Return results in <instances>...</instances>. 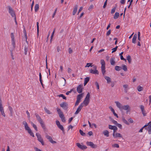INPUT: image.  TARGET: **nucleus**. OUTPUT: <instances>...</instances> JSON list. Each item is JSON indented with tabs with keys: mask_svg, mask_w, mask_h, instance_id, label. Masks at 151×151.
<instances>
[{
	"mask_svg": "<svg viewBox=\"0 0 151 151\" xmlns=\"http://www.w3.org/2000/svg\"><path fill=\"white\" fill-rule=\"evenodd\" d=\"M57 96H59V97H62L64 99L66 100L67 99L66 97L63 94H59Z\"/></svg>",
	"mask_w": 151,
	"mask_h": 151,
	"instance_id": "obj_36",
	"label": "nucleus"
},
{
	"mask_svg": "<svg viewBox=\"0 0 151 151\" xmlns=\"http://www.w3.org/2000/svg\"><path fill=\"white\" fill-rule=\"evenodd\" d=\"M122 67L124 71H126L127 70V67L126 65L123 64L122 65Z\"/></svg>",
	"mask_w": 151,
	"mask_h": 151,
	"instance_id": "obj_35",
	"label": "nucleus"
},
{
	"mask_svg": "<svg viewBox=\"0 0 151 151\" xmlns=\"http://www.w3.org/2000/svg\"><path fill=\"white\" fill-rule=\"evenodd\" d=\"M78 8V6L76 5L75 6L74 8L73 9V15H74L76 14Z\"/></svg>",
	"mask_w": 151,
	"mask_h": 151,
	"instance_id": "obj_25",
	"label": "nucleus"
},
{
	"mask_svg": "<svg viewBox=\"0 0 151 151\" xmlns=\"http://www.w3.org/2000/svg\"><path fill=\"white\" fill-rule=\"evenodd\" d=\"M0 111L1 115L4 117L5 116V114L4 112V108L2 106V101L0 98Z\"/></svg>",
	"mask_w": 151,
	"mask_h": 151,
	"instance_id": "obj_8",
	"label": "nucleus"
},
{
	"mask_svg": "<svg viewBox=\"0 0 151 151\" xmlns=\"http://www.w3.org/2000/svg\"><path fill=\"white\" fill-rule=\"evenodd\" d=\"M89 78L88 77H87L85 78L84 79V85L85 86L87 83H88V82L89 81Z\"/></svg>",
	"mask_w": 151,
	"mask_h": 151,
	"instance_id": "obj_29",
	"label": "nucleus"
},
{
	"mask_svg": "<svg viewBox=\"0 0 151 151\" xmlns=\"http://www.w3.org/2000/svg\"><path fill=\"white\" fill-rule=\"evenodd\" d=\"M76 145L78 148L82 150L86 149L87 148V147L85 145H81L79 143H77Z\"/></svg>",
	"mask_w": 151,
	"mask_h": 151,
	"instance_id": "obj_17",
	"label": "nucleus"
},
{
	"mask_svg": "<svg viewBox=\"0 0 151 151\" xmlns=\"http://www.w3.org/2000/svg\"><path fill=\"white\" fill-rule=\"evenodd\" d=\"M107 0H106L105 1L104 3V6H103V7L104 8H105L106 7V4H107Z\"/></svg>",
	"mask_w": 151,
	"mask_h": 151,
	"instance_id": "obj_61",
	"label": "nucleus"
},
{
	"mask_svg": "<svg viewBox=\"0 0 151 151\" xmlns=\"http://www.w3.org/2000/svg\"><path fill=\"white\" fill-rule=\"evenodd\" d=\"M116 125L120 129H122V126L121 124L118 123Z\"/></svg>",
	"mask_w": 151,
	"mask_h": 151,
	"instance_id": "obj_55",
	"label": "nucleus"
},
{
	"mask_svg": "<svg viewBox=\"0 0 151 151\" xmlns=\"http://www.w3.org/2000/svg\"><path fill=\"white\" fill-rule=\"evenodd\" d=\"M123 87L125 89V90H127L128 88V85L127 84H124L123 85Z\"/></svg>",
	"mask_w": 151,
	"mask_h": 151,
	"instance_id": "obj_49",
	"label": "nucleus"
},
{
	"mask_svg": "<svg viewBox=\"0 0 151 151\" xmlns=\"http://www.w3.org/2000/svg\"><path fill=\"white\" fill-rule=\"evenodd\" d=\"M60 106L64 109H66L67 108L68 104L66 102H63L60 104Z\"/></svg>",
	"mask_w": 151,
	"mask_h": 151,
	"instance_id": "obj_16",
	"label": "nucleus"
},
{
	"mask_svg": "<svg viewBox=\"0 0 151 151\" xmlns=\"http://www.w3.org/2000/svg\"><path fill=\"white\" fill-rule=\"evenodd\" d=\"M73 89H71L70 90V91H67L66 93V95H68L69 94V93H70L73 91Z\"/></svg>",
	"mask_w": 151,
	"mask_h": 151,
	"instance_id": "obj_59",
	"label": "nucleus"
},
{
	"mask_svg": "<svg viewBox=\"0 0 151 151\" xmlns=\"http://www.w3.org/2000/svg\"><path fill=\"white\" fill-rule=\"evenodd\" d=\"M137 89L138 91H139L140 92L142 91L143 90V88L140 86H138L137 87Z\"/></svg>",
	"mask_w": 151,
	"mask_h": 151,
	"instance_id": "obj_43",
	"label": "nucleus"
},
{
	"mask_svg": "<svg viewBox=\"0 0 151 151\" xmlns=\"http://www.w3.org/2000/svg\"><path fill=\"white\" fill-rule=\"evenodd\" d=\"M39 9V5L38 4H36L35 6V12H37L38 10Z\"/></svg>",
	"mask_w": 151,
	"mask_h": 151,
	"instance_id": "obj_34",
	"label": "nucleus"
},
{
	"mask_svg": "<svg viewBox=\"0 0 151 151\" xmlns=\"http://www.w3.org/2000/svg\"><path fill=\"white\" fill-rule=\"evenodd\" d=\"M37 35H38L39 32V23L38 22H37Z\"/></svg>",
	"mask_w": 151,
	"mask_h": 151,
	"instance_id": "obj_44",
	"label": "nucleus"
},
{
	"mask_svg": "<svg viewBox=\"0 0 151 151\" xmlns=\"http://www.w3.org/2000/svg\"><path fill=\"white\" fill-rule=\"evenodd\" d=\"M82 85H78L77 88V91L79 93H81L82 92Z\"/></svg>",
	"mask_w": 151,
	"mask_h": 151,
	"instance_id": "obj_18",
	"label": "nucleus"
},
{
	"mask_svg": "<svg viewBox=\"0 0 151 151\" xmlns=\"http://www.w3.org/2000/svg\"><path fill=\"white\" fill-rule=\"evenodd\" d=\"M57 112H58L59 116L61 118L62 122H65V119L63 112L59 109L58 108Z\"/></svg>",
	"mask_w": 151,
	"mask_h": 151,
	"instance_id": "obj_5",
	"label": "nucleus"
},
{
	"mask_svg": "<svg viewBox=\"0 0 151 151\" xmlns=\"http://www.w3.org/2000/svg\"><path fill=\"white\" fill-rule=\"evenodd\" d=\"M125 0H121L120 2L122 4H124L125 3Z\"/></svg>",
	"mask_w": 151,
	"mask_h": 151,
	"instance_id": "obj_63",
	"label": "nucleus"
},
{
	"mask_svg": "<svg viewBox=\"0 0 151 151\" xmlns=\"http://www.w3.org/2000/svg\"><path fill=\"white\" fill-rule=\"evenodd\" d=\"M44 109L45 111L48 114H51V113L50 112V111L47 109L46 107H45Z\"/></svg>",
	"mask_w": 151,
	"mask_h": 151,
	"instance_id": "obj_45",
	"label": "nucleus"
},
{
	"mask_svg": "<svg viewBox=\"0 0 151 151\" xmlns=\"http://www.w3.org/2000/svg\"><path fill=\"white\" fill-rule=\"evenodd\" d=\"M127 59L129 63H131L132 61V59L130 55H128L127 56Z\"/></svg>",
	"mask_w": 151,
	"mask_h": 151,
	"instance_id": "obj_32",
	"label": "nucleus"
},
{
	"mask_svg": "<svg viewBox=\"0 0 151 151\" xmlns=\"http://www.w3.org/2000/svg\"><path fill=\"white\" fill-rule=\"evenodd\" d=\"M31 125H32L33 127L35 129L36 131H37V129L36 126L32 122H31Z\"/></svg>",
	"mask_w": 151,
	"mask_h": 151,
	"instance_id": "obj_38",
	"label": "nucleus"
},
{
	"mask_svg": "<svg viewBox=\"0 0 151 151\" xmlns=\"http://www.w3.org/2000/svg\"><path fill=\"white\" fill-rule=\"evenodd\" d=\"M111 30L110 29H109L106 33V35L107 36H108L111 33Z\"/></svg>",
	"mask_w": 151,
	"mask_h": 151,
	"instance_id": "obj_56",
	"label": "nucleus"
},
{
	"mask_svg": "<svg viewBox=\"0 0 151 151\" xmlns=\"http://www.w3.org/2000/svg\"><path fill=\"white\" fill-rule=\"evenodd\" d=\"M103 134L106 137H108L109 136V132L107 130H105L103 132Z\"/></svg>",
	"mask_w": 151,
	"mask_h": 151,
	"instance_id": "obj_28",
	"label": "nucleus"
},
{
	"mask_svg": "<svg viewBox=\"0 0 151 151\" xmlns=\"http://www.w3.org/2000/svg\"><path fill=\"white\" fill-rule=\"evenodd\" d=\"M110 63L111 65H114L115 64V58L114 57H112L110 60Z\"/></svg>",
	"mask_w": 151,
	"mask_h": 151,
	"instance_id": "obj_24",
	"label": "nucleus"
},
{
	"mask_svg": "<svg viewBox=\"0 0 151 151\" xmlns=\"http://www.w3.org/2000/svg\"><path fill=\"white\" fill-rule=\"evenodd\" d=\"M86 144L88 146H90L92 148H95L97 147V145L94 144L93 142H87Z\"/></svg>",
	"mask_w": 151,
	"mask_h": 151,
	"instance_id": "obj_13",
	"label": "nucleus"
},
{
	"mask_svg": "<svg viewBox=\"0 0 151 151\" xmlns=\"http://www.w3.org/2000/svg\"><path fill=\"white\" fill-rule=\"evenodd\" d=\"M141 110L143 116H146V114L145 113V111L144 110V106L141 105L139 106Z\"/></svg>",
	"mask_w": 151,
	"mask_h": 151,
	"instance_id": "obj_19",
	"label": "nucleus"
},
{
	"mask_svg": "<svg viewBox=\"0 0 151 151\" xmlns=\"http://www.w3.org/2000/svg\"><path fill=\"white\" fill-rule=\"evenodd\" d=\"M113 137L114 138H116L117 137L122 138V136L121 134L119 133L116 132H113Z\"/></svg>",
	"mask_w": 151,
	"mask_h": 151,
	"instance_id": "obj_11",
	"label": "nucleus"
},
{
	"mask_svg": "<svg viewBox=\"0 0 151 151\" xmlns=\"http://www.w3.org/2000/svg\"><path fill=\"white\" fill-rule=\"evenodd\" d=\"M93 6L92 4L90 5V6H89V8H88V10H91V9H93Z\"/></svg>",
	"mask_w": 151,
	"mask_h": 151,
	"instance_id": "obj_60",
	"label": "nucleus"
},
{
	"mask_svg": "<svg viewBox=\"0 0 151 151\" xmlns=\"http://www.w3.org/2000/svg\"><path fill=\"white\" fill-rule=\"evenodd\" d=\"M137 35L135 34L133 37L132 39V42L133 43H136V40L137 38Z\"/></svg>",
	"mask_w": 151,
	"mask_h": 151,
	"instance_id": "obj_27",
	"label": "nucleus"
},
{
	"mask_svg": "<svg viewBox=\"0 0 151 151\" xmlns=\"http://www.w3.org/2000/svg\"><path fill=\"white\" fill-rule=\"evenodd\" d=\"M83 93H81L78 95L77 96V99L80 101L81 99L83 97Z\"/></svg>",
	"mask_w": 151,
	"mask_h": 151,
	"instance_id": "obj_30",
	"label": "nucleus"
},
{
	"mask_svg": "<svg viewBox=\"0 0 151 151\" xmlns=\"http://www.w3.org/2000/svg\"><path fill=\"white\" fill-rule=\"evenodd\" d=\"M26 113L27 115V117L29 119L30 118V114L28 112V111H26Z\"/></svg>",
	"mask_w": 151,
	"mask_h": 151,
	"instance_id": "obj_57",
	"label": "nucleus"
},
{
	"mask_svg": "<svg viewBox=\"0 0 151 151\" xmlns=\"http://www.w3.org/2000/svg\"><path fill=\"white\" fill-rule=\"evenodd\" d=\"M111 122L115 125H116L118 124L117 122L116 121L114 120L113 119L111 120Z\"/></svg>",
	"mask_w": 151,
	"mask_h": 151,
	"instance_id": "obj_50",
	"label": "nucleus"
},
{
	"mask_svg": "<svg viewBox=\"0 0 151 151\" xmlns=\"http://www.w3.org/2000/svg\"><path fill=\"white\" fill-rule=\"evenodd\" d=\"M109 128L110 129L113 130V132H116L117 129L116 127L114 126H112L111 125H109Z\"/></svg>",
	"mask_w": 151,
	"mask_h": 151,
	"instance_id": "obj_22",
	"label": "nucleus"
},
{
	"mask_svg": "<svg viewBox=\"0 0 151 151\" xmlns=\"http://www.w3.org/2000/svg\"><path fill=\"white\" fill-rule=\"evenodd\" d=\"M11 43L12 45L13 46V47L15 48V41L14 38V33H12L11 34Z\"/></svg>",
	"mask_w": 151,
	"mask_h": 151,
	"instance_id": "obj_6",
	"label": "nucleus"
},
{
	"mask_svg": "<svg viewBox=\"0 0 151 151\" xmlns=\"http://www.w3.org/2000/svg\"><path fill=\"white\" fill-rule=\"evenodd\" d=\"M112 147H114L119 148V145L118 144H115L112 145Z\"/></svg>",
	"mask_w": 151,
	"mask_h": 151,
	"instance_id": "obj_47",
	"label": "nucleus"
},
{
	"mask_svg": "<svg viewBox=\"0 0 151 151\" xmlns=\"http://www.w3.org/2000/svg\"><path fill=\"white\" fill-rule=\"evenodd\" d=\"M92 63H88L86 64V65L85 66V68L89 67H92Z\"/></svg>",
	"mask_w": 151,
	"mask_h": 151,
	"instance_id": "obj_42",
	"label": "nucleus"
},
{
	"mask_svg": "<svg viewBox=\"0 0 151 151\" xmlns=\"http://www.w3.org/2000/svg\"><path fill=\"white\" fill-rule=\"evenodd\" d=\"M94 68L95 69V70L91 69L90 70V73L93 74H98L99 72L98 70L96 69V66H95L94 67Z\"/></svg>",
	"mask_w": 151,
	"mask_h": 151,
	"instance_id": "obj_14",
	"label": "nucleus"
},
{
	"mask_svg": "<svg viewBox=\"0 0 151 151\" xmlns=\"http://www.w3.org/2000/svg\"><path fill=\"white\" fill-rule=\"evenodd\" d=\"M122 110L127 111L128 112L130 111V107L129 105L122 106L121 109V111Z\"/></svg>",
	"mask_w": 151,
	"mask_h": 151,
	"instance_id": "obj_12",
	"label": "nucleus"
},
{
	"mask_svg": "<svg viewBox=\"0 0 151 151\" xmlns=\"http://www.w3.org/2000/svg\"><path fill=\"white\" fill-rule=\"evenodd\" d=\"M36 135L37 136L38 140L41 142L42 145H44V143L43 141V139L41 137V135L37 133L36 134Z\"/></svg>",
	"mask_w": 151,
	"mask_h": 151,
	"instance_id": "obj_10",
	"label": "nucleus"
},
{
	"mask_svg": "<svg viewBox=\"0 0 151 151\" xmlns=\"http://www.w3.org/2000/svg\"><path fill=\"white\" fill-rule=\"evenodd\" d=\"M128 120L129 123H132L134 122L133 119L131 118H129L128 119Z\"/></svg>",
	"mask_w": 151,
	"mask_h": 151,
	"instance_id": "obj_53",
	"label": "nucleus"
},
{
	"mask_svg": "<svg viewBox=\"0 0 151 151\" xmlns=\"http://www.w3.org/2000/svg\"><path fill=\"white\" fill-rule=\"evenodd\" d=\"M100 63L101 65V72L103 75L104 76L106 72L105 70V62L104 60L101 59L100 60Z\"/></svg>",
	"mask_w": 151,
	"mask_h": 151,
	"instance_id": "obj_3",
	"label": "nucleus"
},
{
	"mask_svg": "<svg viewBox=\"0 0 151 151\" xmlns=\"http://www.w3.org/2000/svg\"><path fill=\"white\" fill-rule=\"evenodd\" d=\"M146 129L148 130V129H151V121L149 122V124L148 125V126L146 128H145Z\"/></svg>",
	"mask_w": 151,
	"mask_h": 151,
	"instance_id": "obj_41",
	"label": "nucleus"
},
{
	"mask_svg": "<svg viewBox=\"0 0 151 151\" xmlns=\"http://www.w3.org/2000/svg\"><path fill=\"white\" fill-rule=\"evenodd\" d=\"M9 109L10 112V116H13V110L12 108L10 106H9Z\"/></svg>",
	"mask_w": 151,
	"mask_h": 151,
	"instance_id": "obj_31",
	"label": "nucleus"
},
{
	"mask_svg": "<svg viewBox=\"0 0 151 151\" xmlns=\"http://www.w3.org/2000/svg\"><path fill=\"white\" fill-rule=\"evenodd\" d=\"M8 8L9 9V12L11 14L12 17H16L14 12L12 9V7L10 6H8Z\"/></svg>",
	"mask_w": 151,
	"mask_h": 151,
	"instance_id": "obj_7",
	"label": "nucleus"
},
{
	"mask_svg": "<svg viewBox=\"0 0 151 151\" xmlns=\"http://www.w3.org/2000/svg\"><path fill=\"white\" fill-rule=\"evenodd\" d=\"M24 54L25 55H27V52L28 51V49L26 47H25L24 48Z\"/></svg>",
	"mask_w": 151,
	"mask_h": 151,
	"instance_id": "obj_54",
	"label": "nucleus"
},
{
	"mask_svg": "<svg viewBox=\"0 0 151 151\" xmlns=\"http://www.w3.org/2000/svg\"><path fill=\"white\" fill-rule=\"evenodd\" d=\"M95 84L96 85V86L97 89L98 90H99V85L98 83L97 82H96L95 83Z\"/></svg>",
	"mask_w": 151,
	"mask_h": 151,
	"instance_id": "obj_58",
	"label": "nucleus"
},
{
	"mask_svg": "<svg viewBox=\"0 0 151 151\" xmlns=\"http://www.w3.org/2000/svg\"><path fill=\"white\" fill-rule=\"evenodd\" d=\"M23 33L25 37V38H26V39H27V33L26 30L25 29H24L23 30Z\"/></svg>",
	"mask_w": 151,
	"mask_h": 151,
	"instance_id": "obj_52",
	"label": "nucleus"
},
{
	"mask_svg": "<svg viewBox=\"0 0 151 151\" xmlns=\"http://www.w3.org/2000/svg\"><path fill=\"white\" fill-rule=\"evenodd\" d=\"M115 103L116 104L117 107L121 111L122 108V104L119 101H115Z\"/></svg>",
	"mask_w": 151,
	"mask_h": 151,
	"instance_id": "obj_20",
	"label": "nucleus"
},
{
	"mask_svg": "<svg viewBox=\"0 0 151 151\" xmlns=\"http://www.w3.org/2000/svg\"><path fill=\"white\" fill-rule=\"evenodd\" d=\"M117 48H118V46H116L115 47L112 48V51L111 52L112 53H113L116 52L117 50Z\"/></svg>",
	"mask_w": 151,
	"mask_h": 151,
	"instance_id": "obj_46",
	"label": "nucleus"
},
{
	"mask_svg": "<svg viewBox=\"0 0 151 151\" xmlns=\"http://www.w3.org/2000/svg\"><path fill=\"white\" fill-rule=\"evenodd\" d=\"M35 115L36 117L37 120L40 123L43 129H45V125L43 120L41 118L40 116L37 113H35Z\"/></svg>",
	"mask_w": 151,
	"mask_h": 151,
	"instance_id": "obj_4",
	"label": "nucleus"
},
{
	"mask_svg": "<svg viewBox=\"0 0 151 151\" xmlns=\"http://www.w3.org/2000/svg\"><path fill=\"white\" fill-rule=\"evenodd\" d=\"M122 121L125 124L127 125H129V123L128 121L124 118H123L122 119Z\"/></svg>",
	"mask_w": 151,
	"mask_h": 151,
	"instance_id": "obj_39",
	"label": "nucleus"
},
{
	"mask_svg": "<svg viewBox=\"0 0 151 151\" xmlns=\"http://www.w3.org/2000/svg\"><path fill=\"white\" fill-rule=\"evenodd\" d=\"M83 107L81 104L79 105L78 108H77L76 111L75 112V114H77L81 111Z\"/></svg>",
	"mask_w": 151,
	"mask_h": 151,
	"instance_id": "obj_23",
	"label": "nucleus"
},
{
	"mask_svg": "<svg viewBox=\"0 0 151 151\" xmlns=\"http://www.w3.org/2000/svg\"><path fill=\"white\" fill-rule=\"evenodd\" d=\"M79 132L81 134L82 136H84L85 135V133L83 132V131L81 129L79 130Z\"/></svg>",
	"mask_w": 151,
	"mask_h": 151,
	"instance_id": "obj_51",
	"label": "nucleus"
},
{
	"mask_svg": "<svg viewBox=\"0 0 151 151\" xmlns=\"http://www.w3.org/2000/svg\"><path fill=\"white\" fill-rule=\"evenodd\" d=\"M34 149L35 151H42L41 150L36 147H35Z\"/></svg>",
	"mask_w": 151,
	"mask_h": 151,
	"instance_id": "obj_64",
	"label": "nucleus"
},
{
	"mask_svg": "<svg viewBox=\"0 0 151 151\" xmlns=\"http://www.w3.org/2000/svg\"><path fill=\"white\" fill-rule=\"evenodd\" d=\"M46 138L49 140V141L52 144L56 143V142L55 141H53L52 138V137L48 135H46L45 136Z\"/></svg>",
	"mask_w": 151,
	"mask_h": 151,
	"instance_id": "obj_15",
	"label": "nucleus"
},
{
	"mask_svg": "<svg viewBox=\"0 0 151 151\" xmlns=\"http://www.w3.org/2000/svg\"><path fill=\"white\" fill-rule=\"evenodd\" d=\"M109 108L110 109L111 111H112L114 116H115L117 118L119 117L118 115L115 113L114 109L111 106H109Z\"/></svg>",
	"mask_w": 151,
	"mask_h": 151,
	"instance_id": "obj_21",
	"label": "nucleus"
},
{
	"mask_svg": "<svg viewBox=\"0 0 151 151\" xmlns=\"http://www.w3.org/2000/svg\"><path fill=\"white\" fill-rule=\"evenodd\" d=\"M57 126L62 131L63 133L64 134H65V132L64 127L63 126L60 124V123L58 121H57Z\"/></svg>",
	"mask_w": 151,
	"mask_h": 151,
	"instance_id": "obj_9",
	"label": "nucleus"
},
{
	"mask_svg": "<svg viewBox=\"0 0 151 151\" xmlns=\"http://www.w3.org/2000/svg\"><path fill=\"white\" fill-rule=\"evenodd\" d=\"M120 59L121 60H124L125 62L126 61V59L123 58V57L122 55H121V56H120Z\"/></svg>",
	"mask_w": 151,
	"mask_h": 151,
	"instance_id": "obj_62",
	"label": "nucleus"
},
{
	"mask_svg": "<svg viewBox=\"0 0 151 151\" xmlns=\"http://www.w3.org/2000/svg\"><path fill=\"white\" fill-rule=\"evenodd\" d=\"M23 124L24 125L25 129L27 131L29 134L33 137H34V135L32 131L29 127L27 122L25 121H23Z\"/></svg>",
	"mask_w": 151,
	"mask_h": 151,
	"instance_id": "obj_1",
	"label": "nucleus"
},
{
	"mask_svg": "<svg viewBox=\"0 0 151 151\" xmlns=\"http://www.w3.org/2000/svg\"><path fill=\"white\" fill-rule=\"evenodd\" d=\"M90 95L89 93H88L86 95V98H85L83 102L81 103V105L83 106H85L88 105L90 101Z\"/></svg>",
	"mask_w": 151,
	"mask_h": 151,
	"instance_id": "obj_2",
	"label": "nucleus"
},
{
	"mask_svg": "<svg viewBox=\"0 0 151 151\" xmlns=\"http://www.w3.org/2000/svg\"><path fill=\"white\" fill-rule=\"evenodd\" d=\"M121 69V67L118 66H116L115 67V69L118 71L120 70Z\"/></svg>",
	"mask_w": 151,
	"mask_h": 151,
	"instance_id": "obj_37",
	"label": "nucleus"
},
{
	"mask_svg": "<svg viewBox=\"0 0 151 151\" xmlns=\"http://www.w3.org/2000/svg\"><path fill=\"white\" fill-rule=\"evenodd\" d=\"M104 78L107 81V82L108 83H110L111 82V79L109 77L107 76H105Z\"/></svg>",
	"mask_w": 151,
	"mask_h": 151,
	"instance_id": "obj_26",
	"label": "nucleus"
},
{
	"mask_svg": "<svg viewBox=\"0 0 151 151\" xmlns=\"http://www.w3.org/2000/svg\"><path fill=\"white\" fill-rule=\"evenodd\" d=\"M119 13L118 12H116L115 13L114 15V19H117L119 16Z\"/></svg>",
	"mask_w": 151,
	"mask_h": 151,
	"instance_id": "obj_33",
	"label": "nucleus"
},
{
	"mask_svg": "<svg viewBox=\"0 0 151 151\" xmlns=\"http://www.w3.org/2000/svg\"><path fill=\"white\" fill-rule=\"evenodd\" d=\"M116 6L114 7L111 10V13L113 14L114 13L115 10L116 9Z\"/></svg>",
	"mask_w": 151,
	"mask_h": 151,
	"instance_id": "obj_48",
	"label": "nucleus"
},
{
	"mask_svg": "<svg viewBox=\"0 0 151 151\" xmlns=\"http://www.w3.org/2000/svg\"><path fill=\"white\" fill-rule=\"evenodd\" d=\"M39 80L42 86H43V83H42V75L40 73H39Z\"/></svg>",
	"mask_w": 151,
	"mask_h": 151,
	"instance_id": "obj_40",
	"label": "nucleus"
}]
</instances>
